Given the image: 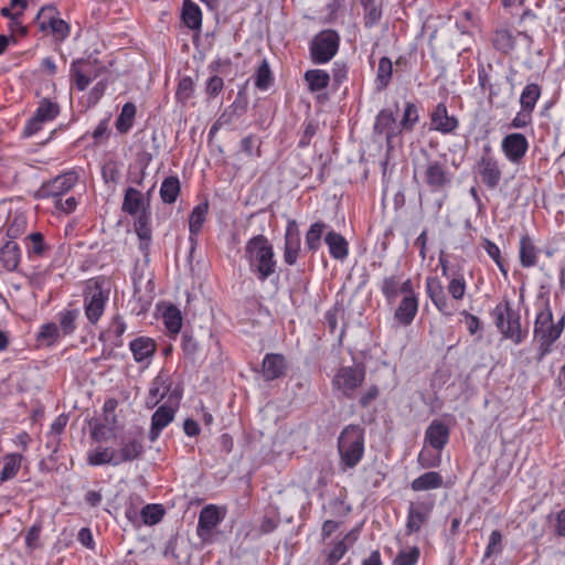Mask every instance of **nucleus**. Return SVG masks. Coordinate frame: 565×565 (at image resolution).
I'll return each mask as SVG.
<instances>
[{
  "label": "nucleus",
  "mask_w": 565,
  "mask_h": 565,
  "mask_svg": "<svg viewBox=\"0 0 565 565\" xmlns=\"http://www.w3.org/2000/svg\"><path fill=\"white\" fill-rule=\"evenodd\" d=\"M443 486V476L437 471L425 472L411 482V489L415 492L435 490Z\"/></svg>",
  "instance_id": "35"
},
{
  "label": "nucleus",
  "mask_w": 565,
  "mask_h": 565,
  "mask_svg": "<svg viewBox=\"0 0 565 565\" xmlns=\"http://www.w3.org/2000/svg\"><path fill=\"white\" fill-rule=\"evenodd\" d=\"M150 221L151 212L145 211L136 217L134 223L135 232L139 238V248L145 255H148L149 253L152 236Z\"/></svg>",
  "instance_id": "29"
},
{
  "label": "nucleus",
  "mask_w": 565,
  "mask_h": 565,
  "mask_svg": "<svg viewBox=\"0 0 565 565\" xmlns=\"http://www.w3.org/2000/svg\"><path fill=\"white\" fill-rule=\"evenodd\" d=\"M26 221L23 216H15L7 226V236L14 241L24 233Z\"/></svg>",
  "instance_id": "62"
},
{
  "label": "nucleus",
  "mask_w": 565,
  "mask_h": 565,
  "mask_svg": "<svg viewBox=\"0 0 565 565\" xmlns=\"http://www.w3.org/2000/svg\"><path fill=\"white\" fill-rule=\"evenodd\" d=\"M137 108L134 103H126L119 116L115 121V127L118 132L127 134L134 126Z\"/></svg>",
  "instance_id": "41"
},
{
  "label": "nucleus",
  "mask_w": 565,
  "mask_h": 565,
  "mask_svg": "<svg viewBox=\"0 0 565 565\" xmlns=\"http://www.w3.org/2000/svg\"><path fill=\"white\" fill-rule=\"evenodd\" d=\"M164 515V510L160 504H146L140 512L142 522L146 525L158 524Z\"/></svg>",
  "instance_id": "53"
},
{
  "label": "nucleus",
  "mask_w": 565,
  "mask_h": 565,
  "mask_svg": "<svg viewBox=\"0 0 565 565\" xmlns=\"http://www.w3.org/2000/svg\"><path fill=\"white\" fill-rule=\"evenodd\" d=\"M106 66L97 58H77L71 63L70 82L78 92L85 90L96 78L106 73Z\"/></svg>",
  "instance_id": "7"
},
{
  "label": "nucleus",
  "mask_w": 565,
  "mask_h": 565,
  "mask_svg": "<svg viewBox=\"0 0 565 565\" xmlns=\"http://www.w3.org/2000/svg\"><path fill=\"white\" fill-rule=\"evenodd\" d=\"M83 308L88 322L96 326L105 313L110 296V282L104 276L88 279L83 288Z\"/></svg>",
  "instance_id": "3"
},
{
  "label": "nucleus",
  "mask_w": 565,
  "mask_h": 565,
  "mask_svg": "<svg viewBox=\"0 0 565 565\" xmlns=\"http://www.w3.org/2000/svg\"><path fill=\"white\" fill-rule=\"evenodd\" d=\"M77 310H64L60 312V327L58 329L64 335L72 334L76 329Z\"/></svg>",
  "instance_id": "57"
},
{
  "label": "nucleus",
  "mask_w": 565,
  "mask_h": 565,
  "mask_svg": "<svg viewBox=\"0 0 565 565\" xmlns=\"http://www.w3.org/2000/svg\"><path fill=\"white\" fill-rule=\"evenodd\" d=\"M163 323L171 338H175L182 328L183 318L181 311L174 305L166 307L163 313Z\"/></svg>",
  "instance_id": "39"
},
{
  "label": "nucleus",
  "mask_w": 565,
  "mask_h": 565,
  "mask_svg": "<svg viewBox=\"0 0 565 565\" xmlns=\"http://www.w3.org/2000/svg\"><path fill=\"white\" fill-rule=\"evenodd\" d=\"M418 120L419 114L417 106L412 102H407L404 107L402 119L398 121L402 132L412 131Z\"/></svg>",
  "instance_id": "49"
},
{
  "label": "nucleus",
  "mask_w": 565,
  "mask_h": 565,
  "mask_svg": "<svg viewBox=\"0 0 565 565\" xmlns=\"http://www.w3.org/2000/svg\"><path fill=\"white\" fill-rule=\"evenodd\" d=\"M115 451L119 465L139 459L145 451L142 433L139 430L124 433Z\"/></svg>",
  "instance_id": "17"
},
{
  "label": "nucleus",
  "mask_w": 565,
  "mask_h": 565,
  "mask_svg": "<svg viewBox=\"0 0 565 565\" xmlns=\"http://www.w3.org/2000/svg\"><path fill=\"white\" fill-rule=\"evenodd\" d=\"M21 257V248L15 241L8 239L0 246V264L4 270L17 271Z\"/></svg>",
  "instance_id": "28"
},
{
  "label": "nucleus",
  "mask_w": 565,
  "mask_h": 565,
  "mask_svg": "<svg viewBox=\"0 0 565 565\" xmlns=\"http://www.w3.org/2000/svg\"><path fill=\"white\" fill-rule=\"evenodd\" d=\"M533 120V111L531 109L521 108L513 117L510 122V128L512 129H523L532 124Z\"/></svg>",
  "instance_id": "61"
},
{
  "label": "nucleus",
  "mask_w": 565,
  "mask_h": 565,
  "mask_svg": "<svg viewBox=\"0 0 565 565\" xmlns=\"http://www.w3.org/2000/svg\"><path fill=\"white\" fill-rule=\"evenodd\" d=\"M449 437V427L445 423L434 419L425 431V444L429 445L437 452H441L448 444Z\"/></svg>",
  "instance_id": "26"
},
{
  "label": "nucleus",
  "mask_w": 565,
  "mask_h": 565,
  "mask_svg": "<svg viewBox=\"0 0 565 565\" xmlns=\"http://www.w3.org/2000/svg\"><path fill=\"white\" fill-rule=\"evenodd\" d=\"M542 95V87L537 83H527L520 95V107L534 111Z\"/></svg>",
  "instance_id": "40"
},
{
  "label": "nucleus",
  "mask_w": 565,
  "mask_h": 565,
  "mask_svg": "<svg viewBox=\"0 0 565 565\" xmlns=\"http://www.w3.org/2000/svg\"><path fill=\"white\" fill-rule=\"evenodd\" d=\"M340 36L333 30H323L310 42L309 52L313 64H326L338 53Z\"/></svg>",
  "instance_id": "9"
},
{
  "label": "nucleus",
  "mask_w": 565,
  "mask_h": 565,
  "mask_svg": "<svg viewBox=\"0 0 565 565\" xmlns=\"http://www.w3.org/2000/svg\"><path fill=\"white\" fill-rule=\"evenodd\" d=\"M482 246H483L484 250L487 252V254L489 255V257L492 258V260L497 264V266L499 267L502 275L504 277H507L508 268H507L505 260L501 255V250H500L499 246L494 242L490 241L489 238L482 239Z\"/></svg>",
  "instance_id": "51"
},
{
  "label": "nucleus",
  "mask_w": 565,
  "mask_h": 565,
  "mask_svg": "<svg viewBox=\"0 0 565 565\" xmlns=\"http://www.w3.org/2000/svg\"><path fill=\"white\" fill-rule=\"evenodd\" d=\"M540 249L534 244L533 239L527 235H522L520 238L519 257L522 267L531 268L537 265Z\"/></svg>",
  "instance_id": "33"
},
{
  "label": "nucleus",
  "mask_w": 565,
  "mask_h": 565,
  "mask_svg": "<svg viewBox=\"0 0 565 565\" xmlns=\"http://www.w3.org/2000/svg\"><path fill=\"white\" fill-rule=\"evenodd\" d=\"M245 258L249 265V270L262 282L276 271L277 262L274 247L268 238L262 234L253 236L246 242Z\"/></svg>",
  "instance_id": "2"
},
{
  "label": "nucleus",
  "mask_w": 565,
  "mask_h": 565,
  "mask_svg": "<svg viewBox=\"0 0 565 565\" xmlns=\"http://www.w3.org/2000/svg\"><path fill=\"white\" fill-rule=\"evenodd\" d=\"M491 317L504 338L512 340L515 344L526 339L527 330L522 329L520 313L512 308L509 300L499 302L492 310Z\"/></svg>",
  "instance_id": "6"
},
{
  "label": "nucleus",
  "mask_w": 565,
  "mask_h": 565,
  "mask_svg": "<svg viewBox=\"0 0 565 565\" xmlns=\"http://www.w3.org/2000/svg\"><path fill=\"white\" fill-rule=\"evenodd\" d=\"M87 463L90 466L113 465L119 466L115 449L97 447L87 452Z\"/></svg>",
  "instance_id": "37"
},
{
  "label": "nucleus",
  "mask_w": 565,
  "mask_h": 565,
  "mask_svg": "<svg viewBox=\"0 0 565 565\" xmlns=\"http://www.w3.org/2000/svg\"><path fill=\"white\" fill-rule=\"evenodd\" d=\"M129 350L136 363L148 366L157 352V343L150 337L140 335L130 341Z\"/></svg>",
  "instance_id": "22"
},
{
  "label": "nucleus",
  "mask_w": 565,
  "mask_h": 565,
  "mask_svg": "<svg viewBox=\"0 0 565 565\" xmlns=\"http://www.w3.org/2000/svg\"><path fill=\"white\" fill-rule=\"evenodd\" d=\"M393 75V64L392 61L384 56L379 61L377 73H376V84L379 89H384L391 83Z\"/></svg>",
  "instance_id": "50"
},
{
  "label": "nucleus",
  "mask_w": 565,
  "mask_h": 565,
  "mask_svg": "<svg viewBox=\"0 0 565 565\" xmlns=\"http://www.w3.org/2000/svg\"><path fill=\"white\" fill-rule=\"evenodd\" d=\"M418 312V296L403 297L395 312V320L402 326H409Z\"/></svg>",
  "instance_id": "31"
},
{
  "label": "nucleus",
  "mask_w": 565,
  "mask_h": 565,
  "mask_svg": "<svg viewBox=\"0 0 565 565\" xmlns=\"http://www.w3.org/2000/svg\"><path fill=\"white\" fill-rule=\"evenodd\" d=\"M271 81V71L269 68L267 61L264 60L263 63L257 68L255 86L258 89L265 90L270 86Z\"/></svg>",
  "instance_id": "59"
},
{
  "label": "nucleus",
  "mask_w": 565,
  "mask_h": 565,
  "mask_svg": "<svg viewBox=\"0 0 565 565\" xmlns=\"http://www.w3.org/2000/svg\"><path fill=\"white\" fill-rule=\"evenodd\" d=\"M121 210L124 213L137 217L140 213L150 211L149 199H146L141 191L129 186L125 190Z\"/></svg>",
  "instance_id": "25"
},
{
  "label": "nucleus",
  "mask_w": 565,
  "mask_h": 565,
  "mask_svg": "<svg viewBox=\"0 0 565 565\" xmlns=\"http://www.w3.org/2000/svg\"><path fill=\"white\" fill-rule=\"evenodd\" d=\"M181 185L178 177H167L160 188V198L164 203L172 204L180 194Z\"/></svg>",
  "instance_id": "42"
},
{
  "label": "nucleus",
  "mask_w": 565,
  "mask_h": 565,
  "mask_svg": "<svg viewBox=\"0 0 565 565\" xmlns=\"http://www.w3.org/2000/svg\"><path fill=\"white\" fill-rule=\"evenodd\" d=\"M181 21L183 24L195 32L202 29V11L192 0H183L181 9Z\"/></svg>",
  "instance_id": "32"
},
{
  "label": "nucleus",
  "mask_w": 565,
  "mask_h": 565,
  "mask_svg": "<svg viewBox=\"0 0 565 565\" xmlns=\"http://www.w3.org/2000/svg\"><path fill=\"white\" fill-rule=\"evenodd\" d=\"M420 557V550L418 546H411L407 548L401 550L395 558L393 559V565H416Z\"/></svg>",
  "instance_id": "52"
},
{
  "label": "nucleus",
  "mask_w": 565,
  "mask_h": 565,
  "mask_svg": "<svg viewBox=\"0 0 565 565\" xmlns=\"http://www.w3.org/2000/svg\"><path fill=\"white\" fill-rule=\"evenodd\" d=\"M301 250L300 233L297 228L296 221L288 222L285 233L284 260L287 265L292 266L297 263Z\"/></svg>",
  "instance_id": "23"
},
{
  "label": "nucleus",
  "mask_w": 565,
  "mask_h": 565,
  "mask_svg": "<svg viewBox=\"0 0 565 565\" xmlns=\"http://www.w3.org/2000/svg\"><path fill=\"white\" fill-rule=\"evenodd\" d=\"M424 179L431 191H439L451 183V173L448 171L446 161L428 160Z\"/></svg>",
  "instance_id": "20"
},
{
  "label": "nucleus",
  "mask_w": 565,
  "mask_h": 565,
  "mask_svg": "<svg viewBox=\"0 0 565 565\" xmlns=\"http://www.w3.org/2000/svg\"><path fill=\"white\" fill-rule=\"evenodd\" d=\"M446 279L448 280L447 292L450 298L438 277H427L425 286L426 294L437 310L441 315L450 317L456 312V303L462 301L467 294V280L461 270L452 271L451 276Z\"/></svg>",
  "instance_id": "1"
},
{
  "label": "nucleus",
  "mask_w": 565,
  "mask_h": 565,
  "mask_svg": "<svg viewBox=\"0 0 565 565\" xmlns=\"http://www.w3.org/2000/svg\"><path fill=\"white\" fill-rule=\"evenodd\" d=\"M529 141L523 134L512 132L503 137L501 141V150L505 159L511 162L519 164L524 159L529 150Z\"/></svg>",
  "instance_id": "19"
},
{
  "label": "nucleus",
  "mask_w": 565,
  "mask_h": 565,
  "mask_svg": "<svg viewBox=\"0 0 565 565\" xmlns=\"http://www.w3.org/2000/svg\"><path fill=\"white\" fill-rule=\"evenodd\" d=\"M226 515V509L216 504L205 505L199 514L196 535L202 543H212L214 530Z\"/></svg>",
  "instance_id": "16"
},
{
  "label": "nucleus",
  "mask_w": 565,
  "mask_h": 565,
  "mask_svg": "<svg viewBox=\"0 0 565 565\" xmlns=\"http://www.w3.org/2000/svg\"><path fill=\"white\" fill-rule=\"evenodd\" d=\"M473 171L488 189H495L499 185L502 179V170L491 146L483 147L482 153L473 167Z\"/></svg>",
  "instance_id": "10"
},
{
  "label": "nucleus",
  "mask_w": 565,
  "mask_h": 565,
  "mask_svg": "<svg viewBox=\"0 0 565 565\" xmlns=\"http://www.w3.org/2000/svg\"><path fill=\"white\" fill-rule=\"evenodd\" d=\"M564 318L557 323L553 321V313L548 301H545L543 308L539 311L534 323V338L539 342L537 360L542 361L550 352L553 343L561 337L564 324Z\"/></svg>",
  "instance_id": "5"
},
{
  "label": "nucleus",
  "mask_w": 565,
  "mask_h": 565,
  "mask_svg": "<svg viewBox=\"0 0 565 565\" xmlns=\"http://www.w3.org/2000/svg\"><path fill=\"white\" fill-rule=\"evenodd\" d=\"M327 224L318 221L310 225L305 236L306 247L309 252L316 253L321 246V238Z\"/></svg>",
  "instance_id": "44"
},
{
  "label": "nucleus",
  "mask_w": 565,
  "mask_h": 565,
  "mask_svg": "<svg viewBox=\"0 0 565 565\" xmlns=\"http://www.w3.org/2000/svg\"><path fill=\"white\" fill-rule=\"evenodd\" d=\"M22 460H23V456L21 454H15V452L7 454L1 458V460H0V465L2 466L1 470H0V482L1 483L9 481L17 477V475L20 471Z\"/></svg>",
  "instance_id": "36"
},
{
  "label": "nucleus",
  "mask_w": 565,
  "mask_h": 565,
  "mask_svg": "<svg viewBox=\"0 0 565 565\" xmlns=\"http://www.w3.org/2000/svg\"><path fill=\"white\" fill-rule=\"evenodd\" d=\"M26 241V250L30 257H43L50 250V246L45 243L44 236L40 232L29 234Z\"/></svg>",
  "instance_id": "46"
},
{
  "label": "nucleus",
  "mask_w": 565,
  "mask_h": 565,
  "mask_svg": "<svg viewBox=\"0 0 565 565\" xmlns=\"http://www.w3.org/2000/svg\"><path fill=\"white\" fill-rule=\"evenodd\" d=\"M287 369L286 359L279 353H267L262 363V375L270 382L285 375Z\"/></svg>",
  "instance_id": "27"
},
{
  "label": "nucleus",
  "mask_w": 565,
  "mask_h": 565,
  "mask_svg": "<svg viewBox=\"0 0 565 565\" xmlns=\"http://www.w3.org/2000/svg\"><path fill=\"white\" fill-rule=\"evenodd\" d=\"M303 79L307 83L310 93H317L326 89L330 84V74L320 68L308 70Z\"/></svg>",
  "instance_id": "38"
},
{
  "label": "nucleus",
  "mask_w": 565,
  "mask_h": 565,
  "mask_svg": "<svg viewBox=\"0 0 565 565\" xmlns=\"http://www.w3.org/2000/svg\"><path fill=\"white\" fill-rule=\"evenodd\" d=\"M126 330H127L126 322L119 315H117V316L113 317L107 331L102 332L99 334L98 339H99V341H106L107 335L113 337L115 339L114 345L121 347L122 345L121 337L124 335Z\"/></svg>",
  "instance_id": "43"
},
{
  "label": "nucleus",
  "mask_w": 565,
  "mask_h": 565,
  "mask_svg": "<svg viewBox=\"0 0 565 565\" xmlns=\"http://www.w3.org/2000/svg\"><path fill=\"white\" fill-rule=\"evenodd\" d=\"M434 507L435 500L431 498L409 502L405 523L408 535L419 533L428 524Z\"/></svg>",
  "instance_id": "15"
},
{
  "label": "nucleus",
  "mask_w": 565,
  "mask_h": 565,
  "mask_svg": "<svg viewBox=\"0 0 565 565\" xmlns=\"http://www.w3.org/2000/svg\"><path fill=\"white\" fill-rule=\"evenodd\" d=\"M79 173L75 169H71L60 175L44 182L35 192L36 199H49L60 196L70 192L78 182Z\"/></svg>",
  "instance_id": "12"
},
{
  "label": "nucleus",
  "mask_w": 565,
  "mask_h": 565,
  "mask_svg": "<svg viewBox=\"0 0 565 565\" xmlns=\"http://www.w3.org/2000/svg\"><path fill=\"white\" fill-rule=\"evenodd\" d=\"M224 88V81L217 75L211 76L205 86V93L209 98H215Z\"/></svg>",
  "instance_id": "64"
},
{
  "label": "nucleus",
  "mask_w": 565,
  "mask_h": 565,
  "mask_svg": "<svg viewBox=\"0 0 565 565\" xmlns=\"http://www.w3.org/2000/svg\"><path fill=\"white\" fill-rule=\"evenodd\" d=\"M431 129L449 135L455 132L459 126V120L455 116L448 114L447 107L444 103H439L430 114Z\"/></svg>",
  "instance_id": "24"
},
{
  "label": "nucleus",
  "mask_w": 565,
  "mask_h": 565,
  "mask_svg": "<svg viewBox=\"0 0 565 565\" xmlns=\"http://www.w3.org/2000/svg\"><path fill=\"white\" fill-rule=\"evenodd\" d=\"M207 211H209V204L206 202L196 205L192 210L190 220H189V230H190L191 234L198 235L201 232L202 226L206 220Z\"/></svg>",
  "instance_id": "48"
},
{
  "label": "nucleus",
  "mask_w": 565,
  "mask_h": 565,
  "mask_svg": "<svg viewBox=\"0 0 565 565\" xmlns=\"http://www.w3.org/2000/svg\"><path fill=\"white\" fill-rule=\"evenodd\" d=\"M61 113L60 105L50 99L42 98L33 114L23 128V136L31 137L43 129V126L53 121Z\"/></svg>",
  "instance_id": "14"
},
{
  "label": "nucleus",
  "mask_w": 565,
  "mask_h": 565,
  "mask_svg": "<svg viewBox=\"0 0 565 565\" xmlns=\"http://www.w3.org/2000/svg\"><path fill=\"white\" fill-rule=\"evenodd\" d=\"M178 392L180 394V399L182 398V390L179 387H173V381L171 375L168 372L160 371L157 376L151 381L150 387L148 391V395L145 401V405L147 408L152 409L160 402H162L166 397V402H171V395Z\"/></svg>",
  "instance_id": "13"
},
{
  "label": "nucleus",
  "mask_w": 565,
  "mask_h": 565,
  "mask_svg": "<svg viewBox=\"0 0 565 565\" xmlns=\"http://www.w3.org/2000/svg\"><path fill=\"white\" fill-rule=\"evenodd\" d=\"M171 402H166L157 408L151 417V426L149 430V438L154 441L161 431L173 422L175 414L180 407V394L174 392L171 395Z\"/></svg>",
  "instance_id": "18"
},
{
  "label": "nucleus",
  "mask_w": 565,
  "mask_h": 565,
  "mask_svg": "<svg viewBox=\"0 0 565 565\" xmlns=\"http://www.w3.org/2000/svg\"><path fill=\"white\" fill-rule=\"evenodd\" d=\"M365 366L355 364L352 366H341L332 379L333 390L341 393L345 398H353L356 391L365 381Z\"/></svg>",
  "instance_id": "8"
},
{
  "label": "nucleus",
  "mask_w": 565,
  "mask_h": 565,
  "mask_svg": "<svg viewBox=\"0 0 565 565\" xmlns=\"http://www.w3.org/2000/svg\"><path fill=\"white\" fill-rule=\"evenodd\" d=\"M360 3L364 9V25L372 28L377 24L382 18V6L377 4L375 0H362Z\"/></svg>",
  "instance_id": "47"
},
{
  "label": "nucleus",
  "mask_w": 565,
  "mask_h": 565,
  "mask_svg": "<svg viewBox=\"0 0 565 565\" xmlns=\"http://www.w3.org/2000/svg\"><path fill=\"white\" fill-rule=\"evenodd\" d=\"M26 4V0H11L10 7H4L1 9V15L8 18L11 21H14L18 24V19L22 17Z\"/></svg>",
  "instance_id": "58"
},
{
  "label": "nucleus",
  "mask_w": 565,
  "mask_h": 565,
  "mask_svg": "<svg viewBox=\"0 0 565 565\" xmlns=\"http://www.w3.org/2000/svg\"><path fill=\"white\" fill-rule=\"evenodd\" d=\"M359 537V531H350L342 540L333 542L332 548L330 550L327 562L329 565H335L348 552V550L356 542Z\"/></svg>",
  "instance_id": "34"
},
{
  "label": "nucleus",
  "mask_w": 565,
  "mask_h": 565,
  "mask_svg": "<svg viewBox=\"0 0 565 565\" xmlns=\"http://www.w3.org/2000/svg\"><path fill=\"white\" fill-rule=\"evenodd\" d=\"M365 433L360 425L345 426L338 437L340 469L347 471L355 468L364 456Z\"/></svg>",
  "instance_id": "4"
},
{
  "label": "nucleus",
  "mask_w": 565,
  "mask_h": 565,
  "mask_svg": "<svg viewBox=\"0 0 565 565\" xmlns=\"http://www.w3.org/2000/svg\"><path fill=\"white\" fill-rule=\"evenodd\" d=\"M503 551V536L499 530H493L484 548L483 558H490L493 555H499Z\"/></svg>",
  "instance_id": "55"
},
{
  "label": "nucleus",
  "mask_w": 565,
  "mask_h": 565,
  "mask_svg": "<svg viewBox=\"0 0 565 565\" xmlns=\"http://www.w3.org/2000/svg\"><path fill=\"white\" fill-rule=\"evenodd\" d=\"M516 36L507 29L497 30L493 34V46L503 54H510L515 49Z\"/></svg>",
  "instance_id": "45"
},
{
  "label": "nucleus",
  "mask_w": 565,
  "mask_h": 565,
  "mask_svg": "<svg viewBox=\"0 0 565 565\" xmlns=\"http://www.w3.org/2000/svg\"><path fill=\"white\" fill-rule=\"evenodd\" d=\"M58 338L60 329L53 322L43 324L38 337L39 340H45L49 344L54 343Z\"/></svg>",
  "instance_id": "63"
},
{
  "label": "nucleus",
  "mask_w": 565,
  "mask_h": 565,
  "mask_svg": "<svg viewBox=\"0 0 565 565\" xmlns=\"http://www.w3.org/2000/svg\"><path fill=\"white\" fill-rule=\"evenodd\" d=\"M546 521L555 536L565 537V509L550 513Z\"/></svg>",
  "instance_id": "54"
},
{
  "label": "nucleus",
  "mask_w": 565,
  "mask_h": 565,
  "mask_svg": "<svg viewBox=\"0 0 565 565\" xmlns=\"http://www.w3.org/2000/svg\"><path fill=\"white\" fill-rule=\"evenodd\" d=\"M324 243L328 246L329 254L333 259L343 262L349 256V242L345 237L331 230L324 236Z\"/></svg>",
  "instance_id": "30"
},
{
  "label": "nucleus",
  "mask_w": 565,
  "mask_h": 565,
  "mask_svg": "<svg viewBox=\"0 0 565 565\" xmlns=\"http://www.w3.org/2000/svg\"><path fill=\"white\" fill-rule=\"evenodd\" d=\"M36 24L41 32L52 35L56 42H63L71 32L70 24L58 18L54 7H43L36 15Z\"/></svg>",
  "instance_id": "11"
},
{
  "label": "nucleus",
  "mask_w": 565,
  "mask_h": 565,
  "mask_svg": "<svg viewBox=\"0 0 565 565\" xmlns=\"http://www.w3.org/2000/svg\"><path fill=\"white\" fill-rule=\"evenodd\" d=\"M374 131L379 135H383L387 145H391L395 137L402 135L398 121L396 120L395 114L392 109H382L377 114L374 124Z\"/></svg>",
  "instance_id": "21"
},
{
  "label": "nucleus",
  "mask_w": 565,
  "mask_h": 565,
  "mask_svg": "<svg viewBox=\"0 0 565 565\" xmlns=\"http://www.w3.org/2000/svg\"><path fill=\"white\" fill-rule=\"evenodd\" d=\"M194 92V83L191 77H184L179 82L175 92V98L183 105L192 97Z\"/></svg>",
  "instance_id": "60"
},
{
  "label": "nucleus",
  "mask_w": 565,
  "mask_h": 565,
  "mask_svg": "<svg viewBox=\"0 0 565 565\" xmlns=\"http://www.w3.org/2000/svg\"><path fill=\"white\" fill-rule=\"evenodd\" d=\"M401 278L397 275L385 277L381 285L383 296L388 300H394L399 292Z\"/></svg>",
  "instance_id": "56"
}]
</instances>
